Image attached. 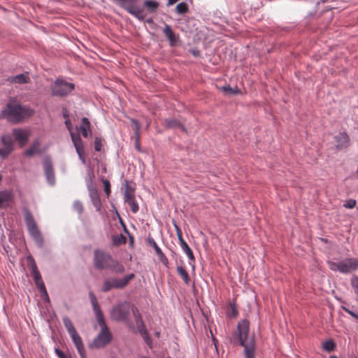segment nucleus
<instances>
[{
    "label": "nucleus",
    "mask_w": 358,
    "mask_h": 358,
    "mask_svg": "<svg viewBox=\"0 0 358 358\" xmlns=\"http://www.w3.org/2000/svg\"><path fill=\"white\" fill-rule=\"evenodd\" d=\"M93 265L98 270H110L117 274H122L125 271L124 265L112 255L102 250L94 251Z\"/></svg>",
    "instance_id": "1"
},
{
    "label": "nucleus",
    "mask_w": 358,
    "mask_h": 358,
    "mask_svg": "<svg viewBox=\"0 0 358 358\" xmlns=\"http://www.w3.org/2000/svg\"><path fill=\"white\" fill-rule=\"evenodd\" d=\"M34 113V110L30 107L22 106L15 101H10L1 110L0 117L12 123H19Z\"/></svg>",
    "instance_id": "2"
},
{
    "label": "nucleus",
    "mask_w": 358,
    "mask_h": 358,
    "mask_svg": "<svg viewBox=\"0 0 358 358\" xmlns=\"http://www.w3.org/2000/svg\"><path fill=\"white\" fill-rule=\"evenodd\" d=\"M22 211L29 235L33 238L36 245L39 248H42L43 245V238L31 212L26 208H24Z\"/></svg>",
    "instance_id": "3"
},
{
    "label": "nucleus",
    "mask_w": 358,
    "mask_h": 358,
    "mask_svg": "<svg viewBox=\"0 0 358 358\" xmlns=\"http://www.w3.org/2000/svg\"><path fill=\"white\" fill-rule=\"evenodd\" d=\"M329 268L333 271L348 273L358 268V259L349 258L338 262H328Z\"/></svg>",
    "instance_id": "4"
},
{
    "label": "nucleus",
    "mask_w": 358,
    "mask_h": 358,
    "mask_svg": "<svg viewBox=\"0 0 358 358\" xmlns=\"http://www.w3.org/2000/svg\"><path fill=\"white\" fill-rule=\"evenodd\" d=\"M73 88L74 85L73 83L58 78L51 85L52 95L65 96L70 93Z\"/></svg>",
    "instance_id": "5"
},
{
    "label": "nucleus",
    "mask_w": 358,
    "mask_h": 358,
    "mask_svg": "<svg viewBox=\"0 0 358 358\" xmlns=\"http://www.w3.org/2000/svg\"><path fill=\"white\" fill-rule=\"evenodd\" d=\"M99 326L101 327V330L97 336L94 339L92 344L90 345L92 348H103L111 341V334L107 327L106 324H100Z\"/></svg>",
    "instance_id": "6"
},
{
    "label": "nucleus",
    "mask_w": 358,
    "mask_h": 358,
    "mask_svg": "<svg viewBox=\"0 0 358 358\" xmlns=\"http://www.w3.org/2000/svg\"><path fill=\"white\" fill-rule=\"evenodd\" d=\"M129 314V305L124 302L120 303L114 306L110 311V316L113 320L117 321H124Z\"/></svg>",
    "instance_id": "7"
},
{
    "label": "nucleus",
    "mask_w": 358,
    "mask_h": 358,
    "mask_svg": "<svg viewBox=\"0 0 358 358\" xmlns=\"http://www.w3.org/2000/svg\"><path fill=\"white\" fill-rule=\"evenodd\" d=\"M1 141L3 148H0V157L6 159L14 150V141L10 135L2 136Z\"/></svg>",
    "instance_id": "8"
},
{
    "label": "nucleus",
    "mask_w": 358,
    "mask_h": 358,
    "mask_svg": "<svg viewBox=\"0 0 358 358\" xmlns=\"http://www.w3.org/2000/svg\"><path fill=\"white\" fill-rule=\"evenodd\" d=\"M250 323L247 320H243L238 323L237 329L238 331V340L240 345L248 343V333Z\"/></svg>",
    "instance_id": "9"
},
{
    "label": "nucleus",
    "mask_w": 358,
    "mask_h": 358,
    "mask_svg": "<svg viewBox=\"0 0 358 358\" xmlns=\"http://www.w3.org/2000/svg\"><path fill=\"white\" fill-rule=\"evenodd\" d=\"M34 271L31 272V274L36 284V286L41 293L42 297L44 299V300L49 301L48 294L45 284L42 280L41 275L38 269L34 268Z\"/></svg>",
    "instance_id": "10"
},
{
    "label": "nucleus",
    "mask_w": 358,
    "mask_h": 358,
    "mask_svg": "<svg viewBox=\"0 0 358 358\" xmlns=\"http://www.w3.org/2000/svg\"><path fill=\"white\" fill-rule=\"evenodd\" d=\"M133 312L138 332L141 334L145 343L148 345H150L151 343V339L149 337L148 331L145 329L141 315L139 314L137 310H133Z\"/></svg>",
    "instance_id": "11"
},
{
    "label": "nucleus",
    "mask_w": 358,
    "mask_h": 358,
    "mask_svg": "<svg viewBox=\"0 0 358 358\" xmlns=\"http://www.w3.org/2000/svg\"><path fill=\"white\" fill-rule=\"evenodd\" d=\"M13 134L15 140L21 147H23L27 144L30 136L29 131L21 128L13 129Z\"/></svg>",
    "instance_id": "12"
},
{
    "label": "nucleus",
    "mask_w": 358,
    "mask_h": 358,
    "mask_svg": "<svg viewBox=\"0 0 358 358\" xmlns=\"http://www.w3.org/2000/svg\"><path fill=\"white\" fill-rule=\"evenodd\" d=\"M89 298L90 299V301H91V303L92 306V308H93V311L95 314V317H96L98 324H100L106 323L104 321L103 315L101 308L98 303L96 296L92 292H90L89 293Z\"/></svg>",
    "instance_id": "13"
},
{
    "label": "nucleus",
    "mask_w": 358,
    "mask_h": 358,
    "mask_svg": "<svg viewBox=\"0 0 358 358\" xmlns=\"http://www.w3.org/2000/svg\"><path fill=\"white\" fill-rule=\"evenodd\" d=\"M43 169L48 183L50 185H54L55 184V178L52 164L50 158L45 159L43 162Z\"/></svg>",
    "instance_id": "14"
},
{
    "label": "nucleus",
    "mask_w": 358,
    "mask_h": 358,
    "mask_svg": "<svg viewBox=\"0 0 358 358\" xmlns=\"http://www.w3.org/2000/svg\"><path fill=\"white\" fill-rule=\"evenodd\" d=\"M163 33L168 39L171 46H175L179 42V36L176 35L169 24H165Z\"/></svg>",
    "instance_id": "15"
},
{
    "label": "nucleus",
    "mask_w": 358,
    "mask_h": 358,
    "mask_svg": "<svg viewBox=\"0 0 358 358\" xmlns=\"http://www.w3.org/2000/svg\"><path fill=\"white\" fill-rule=\"evenodd\" d=\"M334 139L338 149L341 150L349 146V137L345 132L339 133L338 135L335 136Z\"/></svg>",
    "instance_id": "16"
},
{
    "label": "nucleus",
    "mask_w": 358,
    "mask_h": 358,
    "mask_svg": "<svg viewBox=\"0 0 358 358\" xmlns=\"http://www.w3.org/2000/svg\"><path fill=\"white\" fill-rule=\"evenodd\" d=\"M7 81L13 84H24L30 81L29 73L25 72L23 73L17 74L15 76H9Z\"/></svg>",
    "instance_id": "17"
},
{
    "label": "nucleus",
    "mask_w": 358,
    "mask_h": 358,
    "mask_svg": "<svg viewBox=\"0 0 358 358\" xmlns=\"http://www.w3.org/2000/svg\"><path fill=\"white\" fill-rule=\"evenodd\" d=\"M13 193L11 191L0 192V208L7 207L13 200Z\"/></svg>",
    "instance_id": "18"
},
{
    "label": "nucleus",
    "mask_w": 358,
    "mask_h": 358,
    "mask_svg": "<svg viewBox=\"0 0 358 358\" xmlns=\"http://www.w3.org/2000/svg\"><path fill=\"white\" fill-rule=\"evenodd\" d=\"M117 278H110L105 280L103 282L101 290L103 292H107L112 289H120Z\"/></svg>",
    "instance_id": "19"
},
{
    "label": "nucleus",
    "mask_w": 358,
    "mask_h": 358,
    "mask_svg": "<svg viewBox=\"0 0 358 358\" xmlns=\"http://www.w3.org/2000/svg\"><path fill=\"white\" fill-rule=\"evenodd\" d=\"M244 348V355L245 356V358H255V339L254 338H252L248 343H246L245 345H241Z\"/></svg>",
    "instance_id": "20"
},
{
    "label": "nucleus",
    "mask_w": 358,
    "mask_h": 358,
    "mask_svg": "<svg viewBox=\"0 0 358 358\" xmlns=\"http://www.w3.org/2000/svg\"><path fill=\"white\" fill-rule=\"evenodd\" d=\"M90 197L91 199L92 203L93 206L95 207L96 211H100L101 208V199L99 198V194L97 192V190L95 189H91L89 192Z\"/></svg>",
    "instance_id": "21"
},
{
    "label": "nucleus",
    "mask_w": 358,
    "mask_h": 358,
    "mask_svg": "<svg viewBox=\"0 0 358 358\" xmlns=\"http://www.w3.org/2000/svg\"><path fill=\"white\" fill-rule=\"evenodd\" d=\"M180 245L182 251L186 254L190 261L189 265H191L192 269L194 270V264L192 263L194 262V256L192 249L189 247L185 241H181V243H180Z\"/></svg>",
    "instance_id": "22"
},
{
    "label": "nucleus",
    "mask_w": 358,
    "mask_h": 358,
    "mask_svg": "<svg viewBox=\"0 0 358 358\" xmlns=\"http://www.w3.org/2000/svg\"><path fill=\"white\" fill-rule=\"evenodd\" d=\"M79 129L85 138H87L89 134H91L90 122L87 117L82 118Z\"/></svg>",
    "instance_id": "23"
},
{
    "label": "nucleus",
    "mask_w": 358,
    "mask_h": 358,
    "mask_svg": "<svg viewBox=\"0 0 358 358\" xmlns=\"http://www.w3.org/2000/svg\"><path fill=\"white\" fill-rule=\"evenodd\" d=\"M41 143L39 141H35L31 147L24 152V155L27 157H31L36 154L40 153Z\"/></svg>",
    "instance_id": "24"
},
{
    "label": "nucleus",
    "mask_w": 358,
    "mask_h": 358,
    "mask_svg": "<svg viewBox=\"0 0 358 358\" xmlns=\"http://www.w3.org/2000/svg\"><path fill=\"white\" fill-rule=\"evenodd\" d=\"M165 125L169 129H180L185 131V127L176 119H166Z\"/></svg>",
    "instance_id": "25"
},
{
    "label": "nucleus",
    "mask_w": 358,
    "mask_h": 358,
    "mask_svg": "<svg viewBox=\"0 0 358 358\" xmlns=\"http://www.w3.org/2000/svg\"><path fill=\"white\" fill-rule=\"evenodd\" d=\"M134 278V274L130 273V274L124 275L122 278H117V282L118 283L117 285H119L120 289L124 288L127 285L129 282L130 280H131Z\"/></svg>",
    "instance_id": "26"
},
{
    "label": "nucleus",
    "mask_w": 358,
    "mask_h": 358,
    "mask_svg": "<svg viewBox=\"0 0 358 358\" xmlns=\"http://www.w3.org/2000/svg\"><path fill=\"white\" fill-rule=\"evenodd\" d=\"M71 137L76 150L84 148L82 139L78 134H76L71 131Z\"/></svg>",
    "instance_id": "27"
},
{
    "label": "nucleus",
    "mask_w": 358,
    "mask_h": 358,
    "mask_svg": "<svg viewBox=\"0 0 358 358\" xmlns=\"http://www.w3.org/2000/svg\"><path fill=\"white\" fill-rule=\"evenodd\" d=\"M143 5L150 13L156 12L159 7V3L152 0L145 1Z\"/></svg>",
    "instance_id": "28"
},
{
    "label": "nucleus",
    "mask_w": 358,
    "mask_h": 358,
    "mask_svg": "<svg viewBox=\"0 0 358 358\" xmlns=\"http://www.w3.org/2000/svg\"><path fill=\"white\" fill-rule=\"evenodd\" d=\"M176 270H177L178 275H180L181 276V278H182L184 282L186 285H189V275H188L187 272L186 271V270L181 266H178L176 268Z\"/></svg>",
    "instance_id": "29"
},
{
    "label": "nucleus",
    "mask_w": 358,
    "mask_h": 358,
    "mask_svg": "<svg viewBox=\"0 0 358 358\" xmlns=\"http://www.w3.org/2000/svg\"><path fill=\"white\" fill-rule=\"evenodd\" d=\"M73 344L76 348H78L80 346L83 345V341L80 335L78 334L77 331H74L69 334Z\"/></svg>",
    "instance_id": "30"
},
{
    "label": "nucleus",
    "mask_w": 358,
    "mask_h": 358,
    "mask_svg": "<svg viewBox=\"0 0 358 358\" xmlns=\"http://www.w3.org/2000/svg\"><path fill=\"white\" fill-rule=\"evenodd\" d=\"M63 322L69 334L73 333L74 331H76L71 320L68 317H64L63 318Z\"/></svg>",
    "instance_id": "31"
},
{
    "label": "nucleus",
    "mask_w": 358,
    "mask_h": 358,
    "mask_svg": "<svg viewBox=\"0 0 358 358\" xmlns=\"http://www.w3.org/2000/svg\"><path fill=\"white\" fill-rule=\"evenodd\" d=\"M113 244L115 245H122L126 243L127 238L122 234H118L112 237Z\"/></svg>",
    "instance_id": "32"
},
{
    "label": "nucleus",
    "mask_w": 358,
    "mask_h": 358,
    "mask_svg": "<svg viewBox=\"0 0 358 358\" xmlns=\"http://www.w3.org/2000/svg\"><path fill=\"white\" fill-rule=\"evenodd\" d=\"M131 122L134 126V134L136 136V138L138 141V140H139V137H140L141 124L138 120H136L135 119H131Z\"/></svg>",
    "instance_id": "33"
},
{
    "label": "nucleus",
    "mask_w": 358,
    "mask_h": 358,
    "mask_svg": "<svg viewBox=\"0 0 358 358\" xmlns=\"http://www.w3.org/2000/svg\"><path fill=\"white\" fill-rule=\"evenodd\" d=\"M187 5L185 2H181L176 6V10L178 14H184L187 11Z\"/></svg>",
    "instance_id": "34"
},
{
    "label": "nucleus",
    "mask_w": 358,
    "mask_h": 358,
    "mask_svg": "<svg viewBox=\"0 0 358 358\" xmlns=\"http://www.w3.org/2000/svg\"><path fill=\"white\" fill-rule=\"evenodd\" d=\"M125 203H127L130 206L131 210L132 211V213H136L138 211V209H139L138 204L136 201L135 199H133V200L131 199Z\"/></svg>",
    "instance_id": "35"
},
{
    "label": "nucleus",
    "mask_w": 358,
    "mask_h": 358,
    "mask_svg": "<svg viewBox=\"0 0 358 358\" xmlns=\"http://www.w3.org/2000/svg\"><path fill=\"white\" fill-rule=\"evenodd\" d=\"M73 209L77 211L79 215H81L83 212L82 203L79 201H75L73 203Z\"/></svg>",
    "instance_id": "36"
},
{
    "label": "nucleus",
    "mask_w": 358,
    "mask_h": 358,
    "mask_svg": "<svg viewBox=\"0 0 358 358\" xmlns=\"http://www.w3.org/2000/svg\"><path fill=\"white\" fill-rule=\"evenodd\" d=\"M27 262L29 263V268H30V272L34 271V268L35 269H38L36 264L34 258L31 255L27 257Z\"/></svg>",
    "instance_id": "37"
},
{
    "label": "nucleus",
    "mask_w": 358,
    "mask_h": 358,
    "mask_svg": "<svg viewBox=\"0 0 358 358\" xmlns=\"http://www.w3.org/2000/svg\"><path fill=\"white\" fill-rule=\"evenodd\" d=\"M323 348L327 351L330 352V351H331V350H333L334 349L335 345H334V342L331 340H329V341H327L323 344Z\"/></svg>",
    "instance_id": "38"
},
{
    "label": "nucleus",
    "mask_w": 358,
    "mask_h": 358,
    "mask_svg": "<svg viewBox=\"0 0 358 358\" xmlns=\"http://www.w3.org/2000/svg\"><path fill=\"white\" fill-rule=\"evenodd\" d=\"M222 90L224 92H227L229 94H236L238 93V89L231 88L229 85L224 86L222 87Z\"/></svg>",
    "instance_id": "39"
},
{
    "label": "nucleus",
    "mask_w": 358,
    "mask_h": 358,
    "mask_svg": "<svg viewBox=\"0 0 358 358\" xmlns=\"http://www.w3.org/2000/svg\"><path fill=\"white\" fill-rule=\"evenodd\" d=\"M148 241H149L150 244L155 249V251L157 255L162 254V250L160 249V248L158 246V245L156 243V242L153 239L150 238L148 240Z\"/></svg>",
    "instance_id": "40"
},
{
    "label": "nucleus",
    "mask_w": 358,
    "mask_h": 358,
    "mask_svg": "<svg viewBox=\"0 0 358 358\" xmlns=\"http://www.w3.org/2000/svg\"><path fill=\"white\" fill-rule=\"evenodd\" d=\"M356 203H357V202L355 199H348V201H346V202L344 203L343 206L346 208L352 209L355 207Z\"/></svg>",
    "instance_id": "41"
},
{
    "label": "nucleus",
    "mask_w": 358,
    "mask_h": 358,
    "mask_svg": "<svg viewBox=\"0 0 358 358\" xmlns=\"http://www.w3.org/2000/svg\"><path fill=\"white\" fill-rule=\"evenodd\" d=\"M351 283H352V286L355 290V292L356 294H357L358 293V277L353 276L351 279Z\"/></svg>",
    "instance_id": "42"
},
{
    "label": "nucleus",
    "mask_w": 358,
    "mask_h": 358,
    "mask_svg": "<svg viewBox=\"0 0 358 358\" xmlns=\"http://www.w3.org/2000/svg\"><path fill=\"white\" fill-rule=\"evenodd\" d=\"M135 199L134 193V192H124V203L129 201L130 200Z\"/></svg>",
    "instance_id": "43"
},
{
    "label": "nucleus",
    "mask_w": 358,
    "mask_h": 358,
    "mask_svg": "<svg viewBox=\"0 0 358 358\" xmlns=\"http://www.w3.org/2000/svg\"><path fill=\"white\" fill-rule=\"evenodd\" d=\"M104 185V192L108 196L110 193V182L107 180L103 181Z\"/></svg>",
    "instance_id": "44"
},
{
    "label": "nucleus",
    "mask_w": 358,
    "mask_h": 358,
    "mask_svg": "<svg viewBox=\"0 0 358 358\" xmlns=\"http://www.w3.org/2000/svg\"><path fill=\"white\" fill-rule=\"evenodd\" d=\"M174 227H175V229H176V234H177V236H178L179 243H181V241H185L182 238L181 230H180V227L176 224H174Z\"/></svg>",
    "instance_id": "45"
},
{
    "label": "nucleus",
    "mask_w": 358,
    "mask_h": 358,
    "mask_svg": "<svg viewBox=\"0 0 358 358\" xmlns=\"http://www.w3.org/2000/svg\"><path fill=\"white\" fill-rule=\"evenodd\" d=\"M55 352L59 358H69L66 355L57 348H55Z\"/></svg>",
    "instance_id": "46"
},
{
    "label": "nucleus",
    "mask_w": 358,
    "mask_h": 358,
    "mask_svg": "<svg viewBox=\"0 0 358 358\" xmlns=\"http://www.w3.org/2000/svg\"><path fill=\"white\" fill-rule=\"evenodd\" d=\"M81 358H86V352L84 348V345L76 348Z\"/></svg>",
    "instance_id": "47"
},
{
    "label": "nucleus",
    "mask_w": 358,
    "mask_h": 358,
    "mask_svg": "<svg viewBox=\"0 0 358 358\" xmlns=\"http://www.w3.org/2000/svg\"><path fill=\"white\" fill-rule=\"evenodd\" d=\"M159 259V260L162 262V263L163 264H164L165 266L167 265L168 264V259L166 258V257L164 255V254L163 253V252L162 251V254H158L157 255Z\"/></svg>",
    "instance_id": "48"
},
{
    "label": "nucleus",
    "mask_w": 358,
    "mask_h": 358,
    "mask_svg": "<svg viewBox=\"0 0 358 358\" xmlns=\"http://www.w3.org/2000/svg\"><path fill=\"white\" fill-rule=\"evenodd\" d=\"M94 148L96 151H100L101 148V140L98 138H96L94 141Z\"/></svg>",
    "instance_id": "49"
},
{
    "label": "nucleus",
    "mask_w": 358,
    "mask_h": 358,
    "mask_svg": "<svg viewBox=\"0 0 358 358\" xmlns=\"http://www.w3.org/2000/svg\"><path fill=\"white\" fill-rule=\"evenodd\" d=\"M343 310L348 313V314H350L352 317H355V318H357L358 319V313L351 310L350 309L348 308H345V307H343Z\"/></svg>",
    "instance_id": "50"
},
{
    "label": "nucleus",
    "mask_w": 358,
    "mask_h": 358,
    "mask_svg": "<svg viewBox=\"0 0 358 358\" xmlns=\"http://www.w3.org/2000/svg\"><path fill=\"white\" fill-rule=\"evenodd\" d=\"M124 192H134V188L131 187L129 185L128 182H126V183H125V190H124Z\"/></svg>",
    "instance_id": "51"
},
{
    "label": "nucleus",
    "mask_w": 358,
    "mask_h": 358,
    "mask_svg": "<svg viewBox=\"0 0 358 358\" xmlns=\"http://www.w3.org/2000/svg\"><path fill=\"white\" fill-rule=\"evenodd\" d=\"M87 189L89 190V192L90 191V189H95L96 188L94 187H93L92 185V180L91 178H90L87 180Z\"/></svg>",
    "instance_id": "52"
},
{
    "label": "nucleus",
    "mask_w": 358,
    "mask_h": 358,
    "mask_svg": "<svg viewBox=\"0 0 358 358\" xmlns=\"http://www.w3.org/2000/svg\"><path fill=\"white\" fill-rule=\"evenodd\" d=\"M67 129L71 131V121L69 118L66 119L65 122H64Z\"/></svg>",
    "instance_id": "53"
},
{
    "label": "nucleus",
    "mask_w": 358,
    "mask_h": 358,
    "mask_svg": "<svg viewBox=\"0 0 358 358\" xmlns=\"http://www.w3.org/2000/svg\"><path fill=\"white\" fill-rule=\"evenodd\" d=\"M76 150L78 155H80L81 154L83 155V153H84V148H80L79 150Z\"/></svg>",
    "instance_id": "54"
},
{
    "label": "nucleus",
    "mask_w": 358,
    "mask_h": 358,
    "mask_svg": "<svg viewBox=\"0 0 358 358\" xmlns=\"http://www.w3.org/2000/svg\"><path fill=\"white\" fill-rule=\"evenodd\" d=\"M192 52L194 57H197L199 55V51L196 50H192Z\"/></svg>",
    "instance_id": "55"
},
{
    "label": "nucleus",
    "mask_w": 358,
    "mask_h": 358,
    "mask_svg": "<svg viewBox=\"0 0 358 358\" xmlns=\"http://www.w3.org/2000/svg\"><path fill=\"white\" fill-rule=\"evenodd\" d=\"M79 159L82 161L83 164H85V158L84 157L83 155H78Z\"/></svg>",
    "instance_id": "56"
},
{
    "label": "nucleus",
    "mask_w": 358,
    "mask_h": 358,
    "mask_svg": "<svg viewBox=\"0 0 358 358\" xmlns=\"http://www.w3.org/2000/svg\"><path fill=\"white\" fill-rule=\"evenodd\" d=\"M63 115H64V117L66 119H67V118H68L69 115H68V112H67V110H64L63 111Z\"/></svg>",
    "instance_id": "57"
},
{
    "label": "nucleus",
    "mask_w": 358,
    "mask_h": 358,
    "mask_svg": "<svg viewBox=\"0 0 358 358\" xmlns=\"http://www.w3.org/2000/svg\"><path fill=\"white\" fill-rule=\"evenodd\" d=\"M233 313L234 315L237 314V310H236L235 307H232Z\"/></svg>",
    "instance_id": "58"
},
{
    "label": "nucleus",
    "mask_w": 358,
    "mask_h": 358,
    "mask_svg": "<svg viewBox=\"0 0 358 358\" xmlns=\"http://www.w3.org/2000/svg\"><path fill=\"white\" fill-rule=\"evenodd\" d=\"M146 22L148 23H151V22H152V20L150 18V19L147 20Z\"/></svg>",
    "instance_id": "59"
},
{
    "label": "nucleus",
    "mask_w": 358,
    "mask_h": 358,
    "mask_svg": "<svg viewBox=\"0 0 358 358\" xmlns=\"http://www.w3.org/2000/svg\"><path fill=\"white\" fill-rule=\"evenodd\" d=\"M136 148H139L138 140H136Z\"/></svg>",
    "instance_id": "60"
},
{
    "label": "nucleus",
    "mask_w": 358,
    "mask_h": 358,
    "mask_svg": "<svg viewBox=\"0 0 358 358\" xmlns=\"http://www.w3.org/2000/svg\"><path fill=\"white\" fill-rule=\"evenodd\" d=\"M330 358H338V357H335V356H331V357H330Z\"/></svg>",
    "instance_id": "61"
},
{
    "label": "nucleus",
    "mask_w": 358,
    "mask_h": 358,
    "mask_svg": "<svg viewBox=\"0 0 358 358\" xmlns=\"http://www.w3.org/2000/svg\"><path fill=\"white\" fill-rule=\"evenodd\" d=\"M1 180H2V176H1V175L0 174V182L1 181Z\"/></svg>",
    "instance_id": "62"
},
{
    "label": "nucleus",
    "mask_w": 358,
    "mask_h": 358,
    "mask_svg": "<svg viewBox=\"0 0 358 358\" xmlns=\"http://www.w3.org/2000/svg\"><path fill=\"white\" fill-rule=\"evenodd\" d=\"M357 210H358V207H357Z\"/></svg>",
    "instance_id": "63"
},
{
    "label": "nucleus",
    "mask_w": 358,
    "mask_h": 358,
    "mask_svg": "<svg viewBox=\"0 0 358 358\" xmlns=\"http://www.w3.org/2000/svg\"><path fill=\"white\" fill-rule=\"evenodd\" d=\"M357 294L358 295V293Z\"/></svg>",
    "instance_id": "64"
}]
</instances>
